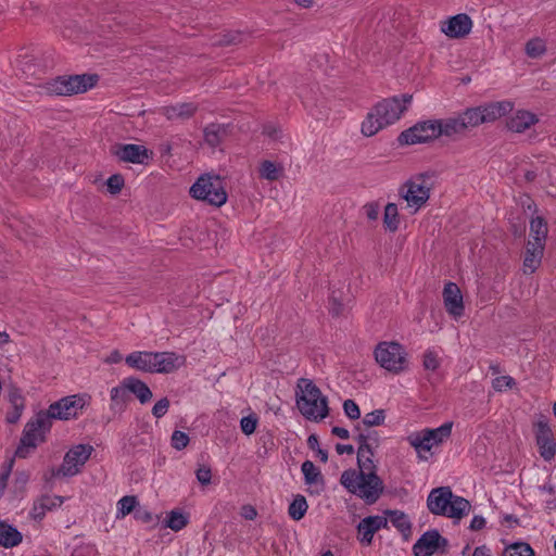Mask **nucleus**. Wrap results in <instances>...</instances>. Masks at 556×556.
I'll use <instances>...</instances> for the list:
<instances>
[{"mask_svg":"<svg viewBox=\"0 0 556 556\" xmlns=\"http://www.w3.org/2000/svg\"><path fill=\"white\" fill-rule=\"evenodd\" d=\"M113 153L119 161L134 164H144L152 156L144 146L134 143L115 146Z\"/></svg>","mask_w":556,"mask_h":556,"instance_id":"dca6fc26","label":"nucleus"},{"mask_svg":"<svg viewBox=\"0 0 556 556\" xmlns=\"http://www.w3.org/2000/svg\"><path fill=\"white\" fill-rule=\"evenodd\" d=\"M365 216L369 220H377L380 215V207L377 203L370 202L364 205L363 207Z\"/></svg>","mask_w":556,"mask_h":556,"instance_id":"6e6d98bb","label":"nucleus"},{"mask_svg":"<svg viewBox=\"0 0 556 556\" xmlns=\"http://www.w3.org/2000/svg\"><path fill=\"white\" fill-rule=\"evenodd\" d=\"M485 520L483 517L475 516L470 522V528L472 530H480L484 527Z\"/></svg>","mask_w":556,"mask_h":556,"instance_id":"052dcab7","label":"nucleus"},{"mask_svg":"<svg viewBox=\"0 0 556 556\" xmlns=\"http://www.w3.org/2000/svg\"><path fill=\"white\" fill-rule=\"evenodd\" d=\"M52 421H49V416L39 412L33 419H30L24 428L16 454L21 457L26 455L25 448H34L45 440L46 433L50 431Z\"/></svg>","mask_w":556,"mask_h":556,"instance_id":"6e6552de","label":"nucleus"},{"mask_svg":"<svg viewBox=\"0 0 556 556\" xmlns=\"http://www.w3.org/2000/svg\"><path fill=\"white\" fill-rule=\"evenodd\" d=\"M447 540L438 530L426 531L413 545L414 556H432L439 552L444 553Z\"/></svg>","mask_w":556,"mask_h":556,"instance_id":"4468645a","label":"nucleus"},{"mask_svg":"<svg viewBox=\"0 0 556 556\" xmlns=\"http://www.w3.org/2000/svg\"><path fill=\"white\" fill-rule=\"evenodd\" d=\"M465 130L484 124V117L480 106L470 108L459 114Z\"/></svg>","mask_w":556,"mask_h":556,"instance_id":"72a5a7b5","label":"nucleus"},{"mask_svg":"<svg viewBox=\"0 0 556 556\" xmlns=\"http://www.w3.org/2000/svg\"><path fill=\"white\" fill-rule=\"evenodd\" d=\"M332 433L343 440H346L350 437L349 430L342 427H334L332 429Z\"/></svg>","mask_w":556,"mask_h":556,"instance_id":"0e129e2a","label":"nucleus"},{"mask_svg":"<svg viewBox=\"0 0 556 556\" xmlns=\"http://www.w3.org/2000/svg\"><path fill=\"white\" fill-rule=\"evenodd\" d=\"M503 556H535V554L528 543L517 542L506 546Z\"/></svg>","mask_w":556,"mask_h":556,"instance_id":"ea45409f","label":"nucleus"},{"mask_svg":"<svg viewBox=\"0 0 556 556\" xmlns=\"http://www.w3.org/2000/svg\"><path fill=\"white\" fill-rule=\"evenodd\" d=\"M435 121L438 137H452L465 130L459 114L457 116Z\"/></svg>","mask_w":556,"mask_h":556,"instance_id":"c756f323","label":"nucleus"},{"mask_svg":"<svg viewBox=\"0 0 556 556\" xmlns=\"http://www.w3.org/2000/svg\"><path fill=\"white\" fill-rule=\"evenodd\" d=\"M422 365L426 370H437L440 366L439 352L435 350H427L424 354Z\"/></svg>","mask_w":556,"mask_h":556,"instance_id":"a18cd8bd","label":"nucleus"},{"mask_svg":"<svg viewBox=\"0 0 556 556\" xmlns=\"http://www.w3.org/2000/svg\"><path fill=\"white\" fill-rule=\"evenodd\" d=\"M386 420V410L384 409H375L370 413L365 414L362 419V424L366 427H378L384 424Z\"/></svg>","mask_w":556,"mask_h":556,"instance_id":"37998d69","label":"nucleus"},{"mask_svg":"<svg viewBox=\"0 0 556 556\" xmlns=\"http://www.w3.org/2000/svg\"><path fill=\"white\" fill-rule=\"evenodd\" d=\"M387 520L380 516H370L363 519L358 525L359 540L364 544H370L375 532L384 527Z\"/></svg>","mask_w":556,"mask_h":556,"instance_id":"412c9836","label":"nucleus"},{"mask_svg":"<svg viewBox=\"0 0 556 556\" xmlns=\"http://www.w3.org/2000/svg\"><path fill=\"white\" fill-rule=\"evenodd\" d=\"M165 525L173 531L177 532L188 525V517L179 510H172L167 515Z\"/></svg>","mask_w":556,"mask_h":556,"instance_id":"a19ab883","label":"nucleus"},{"mask_svg":"<svg viewBox=\"0 0 556 556\" xmlns=\"http://www.w3.org/2000/svg\"><path fill=\"white\" fill-rule=\"evenodd\" d=\"M169 408V400L167 397H163L160 401H157L153 408H152V415L155 418H162L166 415Z\"/></svg>","mask_w":556,"mask_h":556,"instance_id":"603ef678","label":"nucleus"},{"mask_svg":"<svg viewBox=\"0 0 556 556\" xmlns=\"http://www.w3.org/2000/svg\"><path fill=\"white\" fill-rule=\"evenodd\" d=\"M536 444L539 446L540 455L545 460H552L556 454V443L551 428L547 422L540 420L536 424Z\"/></svg>","mask_w":556,"mask_h":556,"instance_id":"f3484780","label":"nucleus"},{"mask_svg":"<svg viewBox=\"0 0 556 556\" xmlns=\"http://www.w3.org/2000/svg\"><path fill=\"white\" fill-rule=\"evenodd\" d=\"M93 451L94 448L90 444L74 445L65 453L63 462L54 475L58 477L76 476L80 472Z\"/></svg>","mask_w":556,"mask_h":556,"instance_id":"9d476101","label":"nucleus"},{"mask_svg":"<svg viewBox=\"0 0 556 556\" xmlns=\"http://www.w3.org/2000/svg\"><path fill=\"white\" fill-rule=\"evenodd\" d=\"M438 137L437 121L428 119L414 125L404 130L399 140L405 144H418L432 141Z\"/></svg>","mask_w":556,"mask_h":556,"instance_id":"ddd939ff","label":"nucleus"},{"mask_svg":"<svg viewBox=\"0 0 556 556\" xmlns=\"http://www.w3.org/2000/svg\"><path fill=\"white\" fill-rule=\"evenodd\" d=\"M190 195L213 206H222L227 201L224 182L217 175H201L191 186Z\"/></svg>","mask_w":556,"mask_h":556,"instance_id":"39448f33","label":"nucleus"},{"mask_svg":"<svg viewBox=\"0 0 556 556\" xmlns=\"http://www.w3.org/2000/svg\"><path fill=\"white\" fill-rule=\"evenodd\" d=\"M240 515L247 520H254L257 516V511L252 505H243L241 507Z\"/></svg>","mask_w":556,"mask_h":556,"instance_id":"13d9d810","label":"nucleus"},{"mask_svg":"<svg viewBox=\"0 0 556 556\" xmlns=\"http://www.w3.org/2000/svg\"><path fill=\"white\" fill-rule=\"evenodd\" d=\"M186 357L174 352H153V372L168 374L184 366Z\"/></svg>","mask_w":556,"mask_h":556,"instance_id":"a211bd4d","label":"nucleus"},{"mask_svg":"<svg viewBox=\"0 0 556 556\" xmlns=\"http://www.w3.org/2000/svg\"><path fill=\"white\" fill-rule=\"evenodd\" d=\"M282 166L271 161H263L260 165V176L267 180H277L282 175Z\"/></svg>","mask_w":556,"mask_h":556,"instance_id":"e433bc0d","label":"nucleus"},{"mask_svg":"<svg viewBox=\"0 0 556 556\" xmlns=\"http://www.w3.org/2000/svg\"><path fill=\"white\" fill-rule=\"evenodd\" d=\"M400 195L406 201L412 213H416L429 200L430 182L422 176L412 178L400 188Z\"/></svg>","mask_w":556,"mask_h":556,"instance_id":"1a4fd4ad","label":"nucleus"},{"mask_svg":"<svg viewBox=\"0 0 556 556\" xmlns=\"http://www.w3.org/2000/svg\"><path fill=\"white\" fill-rule=\"evenodd\" d=\"M302 471L307 484L313 483V462L306 460L302 465Z\"/></svg>","mask_w":556,"mask_h":556,"instance_id":"bf43d9fd","label":"nucleus"},{"mask_svg":"<svg viewBox=\"0 0 556 556\" xmlns=\"http://www.w3.org/2000/svg\"><path fill=\"white\" fill-rule=\"evenodd\" d=\"M108 190L112 194L118 193L124 186V178L121 175H112L106 181Z\"/></svg>","mask_w":556,"mask_h":556,"instance_id":"3c124183","label":"nucleus"},{"mask_svg":"<svg viewBox=\"0 0 556 556\" xmlns=\"http://www.w3.org/2000/svg\"><path fill=\"white\" fill-rule=\"evenodd\" d=\"M452 428L453 424L447 421L438 428H426L415 431L407 437V442L421 458L422 453H429L433 447L445 442L451 437Z\"/></svg>","mask_w":556,"mask_h":556,"instance_id":"423d86ee","label":"nucleus"},{"mask_svg":"<svg viewBox=\"0 0 556 556\" xmlns=\"http://www.w3.org/2000/svg\"><path fill=\"white\" fill-rule=\"evenodd\" d=\"M539 122L538 116L526 110L517 111L508 121V128L515 132H523Z\"/></svg>","mask_w":556,"mask_h":556,"instance_id":"393cba45","label":"nucleus"},{"mask_svg":"<svg viewBox=\"0 0 556 556\" xmlns=\"http://www.w3.org/2000/svg\"><path fill=\"white\" fill-rule=\"evenodd\" d=\"M138 502L135 496H123L117 502V514L116 518H124L128 514H130L135 507L137 506Z\"/></svg>","mask_w":556,"mask_h":556,"instance_id":"79ce46f5","label":"nucleus"},{"mask_svg":"<svg viewBox=\"0 0 556 556\" xmlns=\"http://www.w3.org/2000/svg\"><path fill=\"white\" fill-rule=\"evenodd\" d=\"M86 404L85 396L79 394L68 395L50 404L42 414L49 416V421H52V419L68 420L78 417Z\"/></svg>","mask_w":556,"mask_h":556,"instance_id":"9b49d317","label":"nucleus"},{"mask_svg":"<svg viewBox=\"0 0 556 556\" xmlns=\"http://www.w3.org/2000/svg\"><path fill=\"white\" fill-rule=\"evenodd\" d=\"M336 450L339 455L354 453V448L350 444H337Z\"/></svg>","mask_w":556,"mask_h":556,"instance_id":"680f3d73","label":"nucleus"},{"mask_svg":"<svg viewBox=\"0 0 556 556\" xmlns=\"http://www.w3.org/2000/svg\"><path fill=\"white\" fill-rule=\"evenodd\" d=\"M126 364L137 370L153 372V352L136 351L125 358Z\"/></svg>","mask_w":556,"mask_h":556,"instance_id":"a878e982","label":"nucleus"},{"mask_svg":"<svg viewBox=\"0 0 556 556\" xmlns=\"http://www.w3.org/2000/svg\"><path fill=\"white\" fill-rule=\"evenodd\" d=\"M122 354L117 351V350H114L111 352V354L106 357L105 362L109 363V364H117L122 361Z\"/></svg>","mask_w":556,"mask_h":556,"instance_id":"e2e57ef3","label":"nucleus"},{"mask_svg":"<svg viewBox=\"0 0 556 556\" xmlns=\"http://www.w3.org/2000/svg\"><path fill=\"white\" fill-rule=\"evenodd\" d=\"M343 410L345 416L351 420H357L361 418L359 406L353 400H345L343 402Z\"/></svg>","mask_w":556,"mask_h":556,"instance_id":"09e8293b","label":"nucleus"},{"mask_svg":"<svg viewBox=\"0 0 556 556\" xmlns=\"http://www.w3.org/2000/svg\"><path fill=\"white\" fill-rule=\"evenodd\" d=\"M27 481H28V475L26 472L16 473V483L24 485V484H26Z\"/></svg>","mask_w":556,"mask_h":556,"instance_id":"774afa93","label":"nucleus"},{"mask_svg":"<svg viewBox=\"0 0 556 556\" xmlns=\"http://www.w3.org/2000/svg\"><path fill=\"white\" fill-rule=\"evenodd\" d=\"M96 81L97 77L92 75L59 76L46 83V90L51 94L70 96L86 92Z\"/></svg>","mask_w":556,"mask_h":556,"instance_id":"0eeeda50","label":"nucleus"},{"mask_svg":"<svg viewBox=\"0 0 556 556\" xmlns=\"http://www.w3.org/2000/svg\"><path fill=\"white\" fill-rule=\"evenodd\" d=\"M485 123H493L509 113L514 104L510 101H497L480 105Z\"/></svg>","mask_w":556,"mask_h":556,"instance_id":"b1692460","label":"nucleus"},{"mask_svg":"<svg viewBox=\"0 0 556 556\" xmlns=\"http://www.w3.org/2000/svg\"><path fill=\"white\" fill-rule=\"evenodd\" d=\"M412 101V96L393 97L378 102L365 116L361 131L366 137L376 135L381 129L397 122Z\"/></svg>","mask_w":556,"mask_h":556,"instance_id":"f03ea898","label":"nucleus"},{"mask_svg":"<svg viewBox=\"0 0 556 556\" xmlns=\"http://www.w3.org/2000/svg\"><path fill=\"white\" fill-rule=\"evenodd\" d=\"M472 556H493L490 548L481 545L475 548Z\"/></svg>","mask_w":556,"mask_h":556,"instance_id":"69168bd1","label":"nucleus"},{"mask_svg":"<svg viewBox=\"0 0 556 556\" xmlns=\"http://www.w3.org/2000/svg\"><path fill=\"white\" fill-rule=\"evenodd\" d=\"M526 54L531 59H539L546 52V41L540 37L527 41L525 47Z\"/></svg>","mask_w":556,"mask_h":556,"instance_id":"58836bf2","label":"nucleus"},{"mask_svg":"<svg viewBox=\"0 0 556 556\" xmlns=\"http://www.w3.org/2000/svg\"><path fill=\"white\" fill-rule=\"evenodd\" d=\"M352 298L349 287L343 280H336L329 285L328 312L332 317H344L352 309Z\"/></svg>","mask_w":556,"mask_h":556,"instance_id":"f8f14e48","label":"nucleus"},{"mask_svg":"<svg viewBox=\"0 0 556 556\" xmlns=\"http://www.w3.org/2000/svg\"><path fill=\"white\" fill-rule=\"evenodd\" d=\"M124 381L129 393H132L141 404L150 402L153 394L146 382L135 377L124 378Z\"/></svg>","mask_w":556,"mask_h":556,"instance_id":"cd10ccee","label":"nucleus"},{"mask_svg":"<svg viewBox=\"0 0 556 556\" xmlns=\"http://www.w3.org/2000/svg\"><path fill=\"white\" fill-rule=\"evenodd\" d=\"M547 232V224L542 217L538 216L530 220V241L540 242L544 247Z\"/></svg>","mask_w":556,"mask_h":556,"instance_id":"473e14b6","label":"nucleus"},{"mask_svg":"<svg viewBox=\"0 0 556 556\" xmlns=\"http://www.w3.org/2000/svg\"><path fill=\"white\" fill-rule=\"evenodd\" d=\"M64 498L58 495H42L35 501L31 509V515L35 519H42L47 511H51L61 507Z\"/></svg>","mask_w":556,"mask_h":556,"instance_id":"5701e85b","label":"nucleus"},{"mask_svg":"<svg viewBox=\"0 0 556 556\" xmlns=\"http://www.w3.org/2000/svg\"><path fill=\"white\" fill-rule=\"evenodd\" d=\"M492 387L497 392H504L516 387V381L510 376H498L493 379Z\"/></svg>","mask_w":556,"mask_h":556,"instance_id":"49530a36","label":"nucleus"},{"mask_svg":"<svg viewBox=\"0 0 556 556\" xmlns=\"http://www.w3.org/2000/svg\"><path fill=\"white\" fill-rule=\"evenodd\" d=\"M11 401H12L15 409L23 408V399L20 394H16V393L11 394Z\"/></svg>","mask_w":556,"mask_h":556,"instance_id":"338daca9","label":"nucleus"},{"mask_svg":"<svg viewBox=\"0 0 556 556\" xmlns=\"http://www.w3.org/2000/svg\"><path fill=\"white\" fill-rule=\"evenodd\" d=\"M257 420L252 416L243 417L240 421L241 430L244 434L250 435L256 429Z\"/></svg>","mask_w":556,"mask_h":556,"instance_id":"864d4df0","label":"nucleus"},{"mask_svg":"<svg viewBox=\"0 0 556 556\" xmlns=\"http://www.w3.org/2000/svg\"><path fill=\"white\" fill-rule=\"evenodd\" d=\"M197 111V105L193 103H177L175 105L164 106L161 112L167 119H185L189 118Z\"/></svg>","mask_w":556,"mask_h":556,"instance_id":"7c9ffc66","label":"nucleus"},{"mask_svg":"<svg viewBox=\"0 0 556 556\" xmlns=\"http://www.w3.org/2000/svg\"><path fill=\"white\" fill-rule=\"evenodd\" d=\"M296 406L308 420L313 419V382L300 379L295 391Z\"/></svg>","mask_w":556,"mask_h":556,"instance_id":"6ab92c4d","label":"nucleus"},{"mask_svg":"<svg viewBox=\"0 0 556 556\" xmlns=\"http://www.w3.org/2000/svg\"><path fill=\"white\" fill-rule=\"evenodd\" d=\"M374 356L381 368L394 375L406 371L409 366L406 349L396 341L379 342L374 350Z\"/></svg>","mask_w":556,"mask_h":556,"instance_id":"20e7f679","label":"nucleus"},{"mask_svg":"<svg viewBox=\"0 0 556 556\" xmlns=\"http://www.w3.org/2000/svg\"><path fill=\"white\" fill-rule=\"evenodd\" d=\"M429 510L434 515L460 519L470 510V503L464 497L454 495L450 488L433 489L427 498Z\"/></svg>","mask_w":556,"mask_h":556,"instance_id":"7ed1b4c3","label":"nucleus"},{"mask_svg":"<svg viewBox=\"0 0 556 556\" xmlns=\"http://www.w3.org/2000/svg\"><path fill=\"white\" fill-rule=\"evenodd\" d=\"M401 224L397 205L394 203H388L384 207L383 213V226L387 230L395 232Z\"/></svg>","mask_w":556,"mask_h":556,"instance_id":"f704fd0d","label":"nucleus"},{"mask_svg":"<svg viewBox=\"0 0 556 556\" xmlns=\"http://www.w3.org/2000/svg\"><path fill=\"white\" fill-rule=\"evenodd\" d=\"M172 446L177 451L184 450L189 443V437L187 433L176 430L172 434Z\"/></svg>","mask_w":556,"mask_h":556,"instance_id":"8fccbe9b","label":"nucleus"},{"mask_svg":"<svg viewBox=\"0 0 556 556\" xmlns=\"http://www.w3.org/2000/svg\"><path fill=\"white\" fill-rule=\"evenodd\" d=\"M110 409L114 413H123L126 409L127 403L130 401L129 391L125 386L124 379L122 382L112 388L110 391Z\"/></svg>","mask_w":556,"mask_h":556,"instance_id":"bb28decb","label":"nucleus"},{"mask_svg":"<svg viewBox=\"0 0 556 556\" xmlns=\"http://www.w3.org/2000/svg\"><path fill=\"white\" fill-rule=\"evenodd\" d=\"M472 26V20L467 14L460 13L441 22L440 29L451 39H462L470 34Z\"/></svg>","mask_w":556,"mask_h":556,"instance_id":"2eb2a0df","label":"nucleus"},{"mask_svg":"<svg viewBox=\"0 0 556 556\" xmlns=\"http://www.w3.org/2000/svg\"><path fill=\"white\" fill-rule=\"evenodd\" d=\"M535 495L546 510L556 509V486L551 479L536 488Z\"/></svg>","mask_w":556,"mask_h":556,"instance_id":"c85d7f7f","label":"nucleus"},{"mask_svg":"<svg viewBox=\"0 0 556 556\" xmlns=\"http://www.w3.org/2000/svg\"><path fill=\"white\" fill-rule=\"evenodd\" d=\"M308 504L303 495H295L291 504L289 505L288 513L293 520H300L304 517L307 511Z\"/></svg>","mask_w":556,"mask_h":556,"instance_id":"4c0bfd02","label":"nucleus"},{"mask_svg":"<svg viewBox=\"0 0 556 556\" xmlns=\"http://www.w3.org/2000/svg\"><path fill=\"white\" fill-rule=\"evenodd\" d=\"M357 469L342 472L341 483L352 494L366 504H374L383 492V482L377 475V465L372 460L379 444L376 431L358 433Z\"/></svg>","mask_w":556,"mask_h":556,"instance_id":"f257e3e1","label":"nucleus"},{"mask_svg":"<svg viewBox=\"0 0 556 556\" xmlns=\"http://www.w3.org/2000/svg\"><path fill=\"white\" fill-rule=\"evenodd\" d=\"M328 415L327 399L321 394L319 389L315 388V419L325 418Z\"/></svg>","mask_w":556,"mask_h":556,"instance_id":"c03bdc74","label":"nucleus"},{"mask_svg":"<svg viewBox=\"0 0 556 556\" xmlns=\"http://www.w3.org/2000/svg\"><path fill=\"white\" fill-rule=\"evenodd\" d=\"M22 542V534L12 526L0 523V545L13 547Z\"/></svg>","mask_w":556,"mask_h":556,"instance_id":"2f4dec72","label":"nucleus"},{"mask_svg":"<svg viewBox=\"0 0 556 556\" xmlns=\"http://www.w3.org/2000/svg\"><path fill=\"white\" fill-rule=\"evenodd\" d=\"M195 476H197L198 481L202 485L208 484L211 482V479H212L211 469L208 467H206V466H202V467L198 468V470L195 472Z\"/></svg>","mask_w":556,"mask_h":556,"instance_id":"4d7b16f0","label":"nucleus"},{"mask_svg":"<svg viewBox=\"0 0 556 556\" xmlns=\"http://www.w3.org/2000/svg\"><path fill=\"white\" fill-rule=\"evenodd\" d=\"M225 136L226 127L220 124H210L204 129V139L212 147H216Z\"/></svg>","mask_w":556,"mask_h":556,"instance_id":"c9c22d12","label":"nucleus"},{"mask_svg":"<svg viewBox=\"0 0 556 556\" xmlns=\"http://www.w3.org/2000/svg\"><path fill=\"white\" fill-rule=\"evenodd\" d=\"M390 521L394 527L401 531H407L410 529V522L408 517L401 511H392L390 514Z\"/></svg>","mask_w":556,"mask_h":556,"instance_id":"de8ad7c7","label":"nucleus"},{"mask_svg":"<svg viewBox=\"0 0 556 556\" xmlns=\"http://www.w3.org/2000/svg\"><path fill=\"white\" fill-rule=\"evenodd\" d=\"M443 301L447 313L455 319L464 314V302L460 289L454 282L445 285L443 290Z\"/></svg>","mask_w":556,"mask_h":556,"instance_id":"aec40b11","label":"nucleus"},{"mask_svg":"<svg viewBox=\"0 0 556 556\" xmlns=\"http://www.w3.org/2000/svg\"><path fill=\"white\" fill-rule=\"evenodd\" d=\"M13 460H10L3 468L0 473V496L4 494V491L8 485V480L12 470Z\"/></svg>","mask_w":556,"mask_h":556,"instance_id":"5fc2aeb1","label":"nucleus"},{"mask_svg":"<svg viewBox=\"0 0 556 556\" xmlns=\"http://www.w3.org/2000/svg\"><path fill=\"white\" fill-rule=\"evenodd\" d=\"M544 247L540 242L529 241L523 258L522 270L525 274H533L541 265Z\"/></svg>","mask_w":556,"mask_h":556,"instance_id":"4be33fe9","label":"nucleus"}]
</instances>
